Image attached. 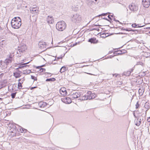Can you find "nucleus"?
Wrapping results in <instances>:
<instances>
[{"label":"nucleus","mask_w":150,"mask_h":150,"mask_svg":"<svg viewBox=\"0 0 150 150\" xmlns=\"http://www.w3.org/2000/svg\"><path fill=\"white\" fill-rule=\"evenodd\" d=\"M129 9L133 12L137 11L138 9V6L134 4H132L129 6Z\"/></svg>","instance_id":"39448f33"},{"label":"nucleus","mask_w":150,"mask_h":150,"mask_svg":"<svg viewBox=\"0 0 150 150\" xmlns=\"http://www.w3.org/2000/svg\"><path fill=\"white\" fill-rule=\"evenodd\" d=\"M109 36V35H108V33H105V34L102 33L101 35V37L102 38H106Z\"/></svg>","instance_id":"c756f323"},{"label":"nucleus","mask_w":150,"mask_h":150,"mask_svg":"<svg viewBox=\"0 0 150 150\" xmlns=\"http://www.w3.org/2000/svg\"><path fill=\"white\" fill-rule=\"evenodd\" d=\"M81 20V18L80 15L76 13L73 15L71 17V21L74 23H79Z\"/></svg>","instance_id":"7ed1b4c3"},{"label":"nucleus","mask_w":150,"mask_h":150,"mask_svg":"<svg viewBox=\"0 0 150 150\" xmlns=\"http://www.w3.org/2000/svg\"><path fill=\"white\" fill-rule=\"evenodd\" d=\"M120 28L121 29V30H128L127 28L125 29V28H124L123 27Z\"/></svg>","instance_id":"37998d69"},{"label":"nucleus","mask_w":150,"mask_h":150,"mask_svg":"<svg viewBox=\"0 0 150 150\" xmlns=\"http://www.w3.org/2000/svg\"><path fill=\"white\" fill-rule=\"evenodd\" d=\"M27 49V48L25 45H23L20 47H18V51H17V54H18L17 56L20 57L21 56V53H23Z\"/></svg>","instance_id":"20e7f679"},{"label":"nucleus","mask_w":150,"mask_h":150,"mask_svg":"<svg viewBox=\"0 0 150 150\" xmlns=\"http://www.w3.org/2000/svg\"><path fill=\"white\" fill-rule=\"evenodd\" d=\"M144 26V25H142V26H139V25H137V27H138V28H140V27H143Z\"/></svg>","instance_id":"6e6d98bb"},{"label":"nucleus","mask_w":150,"mask_h":150,"mask_svg":"<svg viewBox=\"0 0 150 150\" xmlns=\"http://www.w3.org/2000/svg\"><path fill=\"white\" fill-rule=\"evenodd\" d=\"M32 72L31 71V70H28L27 71H24L23 73V74H30V73H32Z\"/></svg>","instance_id":"cd10ccee"},{"label":"nucleus","mask_w":150,"mask_h":150,"mask_svg":"<svg viewBox=\"0 0 150 150\" xmlns=\"http://www.w3.org/2000/svg\"><path fill=\"white\" fill-rule=\"evenodd\" d=\"M12 58L10 57L6 59L4 62L5 63L8 65L10 64H11L12 61Z\"/></svg>","instance_id":"2eb2a0df"},{"label":"nucleus","mask_w":150,"mask_h":150,"mask_svg":"<svg viewBox=\"0 0 150 150\" xmlns=\"http://www.w3.org/2000/svg\"><path fill=\"white\" fill-rule=\"evenodd\" d=\"M108 18L110 20V21H110V23H111V21H112V18H111V16H110V15H109L108 16Z\"/></svg>","instance_id":"c03bdc74"},{"label":"nucleus","mask_w":150,"mask_h":150,"mask_svg":"<svg viewBox=\"0 0 150 150\" xmlns=\"http://www.w3.org/2000/svg\"><path fill=\"white\" fill-rule=\"evenodd\" d=\"M130 72L129 71H125L123 74H122V76L124 75L125 76H129L130 75Z\"/></svg>","instance_id":"5701e85b"},{"label":"nucleus","mask_w":150,"mask_h":150,"mask_svg":"<svg viewBox=\"0 0 150 150\" xmlns=\"http://www.w3.org/2000/svg\"><path fill=\"white\" fill-rule=\"evenodd\" d=\"M56 79L54 78H52L50 79H46V81H55Z\"/></svg>","instance_id":"bb28decb"},{"label":"nucleus","mask_w":150,"mask_h":150,"mask_svg":"<svg viewBox=\"0 0 150 150\" xmlns=\"http://www.w3.org/2000/svg\"><path fill=\"white\" fill-rule=\"evenodd\" d=\"M12 27L14 29H18L21 25V20L19 17H15L11 21Z\"/></svg>","instance_id":"f257e3e1"},{"label":"nucleus","mask_w":150,"mask_h":150,"mask_svg":"<svg viewBox=\"0 0 150 150\" xmlns=\"http://www.w3.org/2000/svg\"><path fill=\"white\" fill-rule=\"evenodd\" d=\"M96 30L98 31L99 30V29L98 28H93L91 29V30Z\"/></svg>","instance_id":"79ce46f5"},{"label":"nucleus","mask_w":150,"mask_h":150,"mask_svg":"<svg viewBox=\"0 0 150 150\" xmlns=\"http://www.w3.org/2000/svg\"><path fill=\"white\" fill-rule=\"evenodd\" d=\"M31 79H32L34 80V81H37V80L36 77H35V76L32 75L31 76Z\"/></svg>","instance_id":"c9c22d12"},{"label":"nucleus","mask_w":150,"mask_h":150,"mask_svg":"<svg viewBox=\"0 0 150 150\" xmlns=\"http://www.w3.org/2000/svg\"><path fill=\"white\" fill-rule=\"evenodd\" d=\"M27 131V129H25L23 128L22 127H21L19 131V132L21 133H22L23 132L26 133V132Z\"/></svg>","instance_id":"393cba45"},{"label":"nucleus","mask_w":150,"mask_h":150,"mask_svg":"<svg viewBox=\"0 0 150 150\" xmlns=\"http://www.w3.org/2000/svg\"><path fill=\"white\" fill-rule=\"evenodd\" d=\"M88 42L93 43H96L98 42V40H96L95 38H93L89 39Z\"/></svg>","instance_id":"f3484780"},{"label":"nucleus","mask_w":150,"mask_h":150,"mask_svg":"<svg viewBox=\"0 0 150 150\" xmlns=\"http://www.w3.org/2000/svg\"><path fill=\"white\" fill-rule=\"evenodd\" d=\"M62 57H58L57 58V60H58L61 58Z\"/></svg>","instance_id":"bf43d9fd"},{"label":"nucleus","mask_w":150,"mask_h":150,"mask_svg":"<svg viewBox=\"0 0 150 150\" xmlns=\"http://www.w3.org/2000/svg\"><path fill=\"white\" fill-rule=\"evenodd\" d=\"M145 108L148 110L150 108V104L149 102H146L145 104Z\"/></svg>","instance_id":"4be33fe9"},{"label":"nucleus","mask_w":150,"mask_h":150,"mask_svg":"<svg viewBox=\"0 0 150 150\" xmlns=\"http://www.w3.org/2000/svg\"><path fill=\"white\" fill-rule=\"evenodd\" d=\"M4 75V73H1L0 74V81L3 80L2 79Z\"/></svg>","instance_id":"e433bc0d"},{"label":"nucleus","mask_w":150,"mask_h":150,"mask_svg":"<svg viewBox=\"0 0 150 150\" xmlns=\"http://www.w3.org/2000/svg\"><path fill=\"white\" fill-rule=\"evenodd\" d=\"M65 101L64 102L66 103H67L68 104H69L71 103V99L68 97H66L65 98Z\"/></svg>","instance_id":"aec40b11"},{"label":"nucleus","mask_w":150,"mask_h":150,"mask_svg":"<svg viewBox=\"0 0 150 150\" xmlns=\"http://www.w3.org/2000/svg\"><path fill=\"white\" fill-rule=\"evenodd\" d=\"M101 26V25H96V24H93V25H92V27H93L95 26Z\"/></svg>","instance_id":"de8ad7c7"},{"label":"nucleus","mask_w":150,"mask_h":150,"mask_svg":"<svg viewBox=\"0 0 150 150\" xmlns=\"http://www.w3.org/2000/svg\"><path fill=\"white\" fill-rule=\"evenodd\" d=\"M77 44V43H76L75 44H73V46H75V45H76Z\"/></svg>","instance_id":"69168bd1"},{"label":"nucleus","mask_w":150,"mask_h":150,"mask_svg":"<svg viewBox=\"0 0 150 150\" xmlns=\"http://www.w3.org/2000/svg\"><path fill=\"white\" fill-rule=\"evenodd\" d=\"M66 25L65 23L62 21L58 22L56 25V28L58 30L62 31L66 28Z\"/></svg>","instance_id":"f03ea898"},{"label":"nucleus","mask_w":150,"mask_h":150,"mask_svg":"<svg viewBox=\"0 0 150 150\" xmlns=\"http://www.w3.org/2000/svg\"><path fill=\"white\" fill-rule=\"evenodd\" d=\"M94 4H96V2H94L93 1H90L88 2V5H93Z\"/></svg>","instance_id":"72a5a7b5"},{"label":"nucleus","mask_w":150,"mask_h":150,"mask_svg":"<svg viewBox=\"0 0 150 150\" xmlns=\"http://www.w3.org/2000/svg\"><path fill=\"white\" fill-rule=\"evenodd\" d=\"M25 80V79L24 78H23L21 80V83H23L24 81Z\"/></svg>","instance_id":"09e8293b"},{"label":"nucleus","mask_w":150,"mask_h":150,"mask_svg":"<svg viewBox=\"0 0 150 150\" xmlns=\"http://www.w3.org/2000/svg\"><path fill=\"white\" fill-rule=\"evenodd\" d=\"M91 91H89L87 92V93L85 94L88 100H90L91 96Z\"/></svg>","instance_id":"6ab92c4d"},{"label":"nucleus","mask_w":150,"mask_h":150,"mask_svg":"<svg viewBox=\"0 0 150 150\" xmlns=\"http://www.w3.org/2000/svg\"><path fill=\"white\" fill-rule=\"evenodd\" d=\"M10 127H11V128H14L15 127V126H14L13 125L11 124V126H10Z\"/></svg>","instance_id":"864d4df0"},{"label":"nucleus","mask_w":150,"mask_h":150,"mask_svg":"<svg viewBox=\"0 0 150 150\" xmlns=\"http://www.w3.org/2000/svg\"><path fill=\"white\" fill-rule=\"evenodd\" d=\"M31 13L34 14L35 15H37L39 13L38 8L37 7H30V8Z\"/></svg>","instance_id":"423d86ee"},{"label":"nucleus","mask_w":150,"mask_h":150,"mask_svg":"<svg viewBox=\"0 0 150 150\" xmlns=\"http://www.w3.org/2000/svg\"><path fill=\"white\" fill-rule=\"evenodd\" d=\"M72 10L73 11H77L78 10V8L77 6H74L71 7Z\"/></svg>","instance_id":"c85d7f7f"},{"label":"nucleus","mask_w":150,"mask_h":150,"mask_svg":"<svg viewBox=\"0 0 150 150\" xmlns=\"http://www.w3.org/2000/svg\"><path fill=\"white\" fill-rule=\"evenodd\" d=\"M130 30V31H134V32L135 31V30H133L132 29H130V30Z\"/></svg>","instance_id":"680f3d73"},{"label":"nucleus","mask_w":150,"mask_h":150,"mask_svg":"<svg viewBox=\"0 0 150 150\" xmlns=\"http://www.w3.org/2000/svg\"><path fill=\"white\" fill-rule=\"evenodd\" d=\"M59 91L60 94L63 96L66 95L67 93L66 88H61Z\"/></svg>","instance_id":"4468645a"},{"label":"nucleus","mask_w":150,"mask_h":150,"mask_svg":"<svg viewBox=\"0 0 150 150\" xmlns=\"http://www.w3.org/2000/svg\"><path fill=\"white\" fill-rule=\"evenodd\" d=\"M45 74H51L50 73L46 72L45 73Z\"/></svg>","instance_id":"774afa93"},{"label":"nucleus","mask_w":150,"mask_h":150,"mask_svg":"<svg viewBox=\"0 0 150 150\" xmlns=\"http://www.w3.org/2000/svg\"><path fill=\"white\" fill-rule=\"evenodd\" d=\"M137 25H139V24H136L135 23L132 24V27L135 28L137 27Z\"/></svg>","instance_id":"58836bf2"},{"label":"nucleus","mask_w":150,"mask_h":150,"mask_svg":"<svg viewBox=\"0 0 150 150\" xmlns=\"http://www.w3.org/2000/svg\"><path fill=\"white\" fill-rule=\"evenodd\" d=\"M46 43L45 42L43 41H40L38 43L39 47L41 49H43L46 48Z\"/></svg>","instance_id":"1a4fd4ad"},{"label":"nucleus","mask_w":150,"mask_h":150,"mask_svg":"<svg viewBox=\"0 0 150 150\" xmlns=\"http://www.w3.org/2000/svg\"><path fill=\"white\" fill-rule=\"evenodd\" d=\"M102 13V14H101V15H99V16H106L108 14V13Z\"/></svg>","instance_id":"a19ab883"},{"label":"nucleus","mask_w":150,"mask_h":150,"mask_svg":"<svg viewBox=\"0 0 150 150\" xmlns=\"http://www.w3.org/2000/svg\"><path fill=\"white\" fill-rule=\"evenodd\" d=\"M118 83H119V84H122V83L121 82L119 81L118 82Z\"/></svg>","instance_id":"e2e57ef3"},{"label":"nucleus","mask_w":150,"mask_h":150,"mask_svg":"<svg viewBox=\"0 0 150 150\" xmlns=\"http://www.w3.org/2000/svg\"><path fill=\"white\" fill-rule=\"evenodd\" d=\"M96 96V95L94 93H92L90 99H94Z\"/></svg>","instance_id":"2f4dec72"},{"label":"nucleus","mask_w":150,"mask_h":150,"mask_svg":"<svg viewBox=\"0 0 150 150\" xmlns=\"http://www.w3.org/2000/svg\"><path fill=\"white\" fill-rule=\"evenodd\" d=\"M30 62H29L27 63H24L20 65V66L18 68L16 69V71H19V69H21L24 67H28L29 66V65H26V64H28Z\"/></svg>","instance_id":"ddd939ff"},{"label":"nucleus","mask_w":150,"mask_h":150,"mask_svg":"<svg viewBox=\"0 0 150 150\" xmlns=\"http://www.w3.org/2000/svg\"><path fill=\"white\" fill-rule=\"evenodd\" d=\"M65 69L66 67H65L63 66L60 69V72L61 73L65 71Z\"/></svg>","instance_id":"7c9ffc66"},{"label":"nucleus","mask_w":150,"mask_h":150,"mask_svg":"<svg viewBox=\"0 0 150 150\" xmlns=\"http://www.w3.org/2000/svg\"><path fill=\"white\" fill-rule=\"evenodd\" d=\"M47 21L49 23L52 24L54 22V19L52 16H48Z\"/></svg>","instance_id":"dca6fc26"},{"label":"nucleus","mask_w":150,"mask_h":150,"mask_svg":"<svg viewBox=\"0 0 150 150\" xmlns=\"http://www.w3.org/2000/svg\"><path fill=\"white\" fill-rule=\"evenodd\" d=\"M45 66V64H44V65H42L41 66H40V67H41V68L42 67H43Z\"/></svg>","instance_id":"13d9d810"},{"label":"nucleus","mask_w":150,"mask_h":150,"mask_svg":"<svg viewBox=\"0 0 150 150\" xmlns=\"http://www.w3.org/2000/svg\"><path fill=\"white\" fill-rule=\"evenodd\" d=\"M8 65L4 62L2 61H0V69L2 71L7 67Z\"/></svg>","instance_id":"0eeeda50"},{"label":"nucleus","mask_w":150,"mask_h":150,"mask_svg":"<svg viewBox=\"0 0 150 150\" xmlns=\"http://www.w3.org/2000/svg\"><path fill=\"white\" fill-rule=\"evenodd\" d=\"M81 95V92H78L71 95V96L74 99H75L79 97Z\"/></svg>","instance_id":"f8f14e48"},{"label":"nucleus","mask_w":150,"mask_h":150,"mask_svg":"<svg viewBox=\"0 0 150 150\" xmlns=\"http://www.w3.org/2000/svg\"><path fill=\"white\" fill-rule=\"evenodd\" d=\"M146 54H147V56L146 57L147 58L149 57H150V53L147 52V53H146Z\"/></svg>","instance_id":"a18cd8bd"},{"label":"nucleus","mask_w":150,"mask_h":150,"mask_svg":"<svg viewBox=\"0 0 150 150\" xmlns=\"http://www.w3.org/2000/svg\"><path fill=\"white\" fill-rule=\"evenodd\" d=\"M79 99L81 100H88L87 98L86 97V96L85 95L84 96L81 97Z\"/></svg>","instance_id":"a878e982"},{"label":"nucleus","mask_w":150,"mask_h":150,"mask_svg":"<svg viewBox=\"0 0 150 150\" xmlns=\"http://www.w3.org/2000/svg\"><path fill=\"white\" fill-rule=\"evenodd\" d=\"M148 109L146 110V111H145V116H146V113H147V111L148 110Z\"/></svg>","instance_id":"052dcab7"},{"label":"nucleus","mask_w":150,"mask_h":150,"mask_svg":"<svg viewBox=\"0 0 150 150\" xmlns=\"http://www.w3.org/2000/svg\"><path fill=\"white\" fill-rule=\"evenodd\" d=\"M118 34H125L126 33H119Z\"/></svg>","instance_id":"0e129e2a"},{"label":"nucleus","mask_w":150,"mask_h":150,"mask_svg":"<svg viewBox=\"0 0 150 150\" xmlns=\"http://www.w3.org/2000/svg\"><path fill=\"white\" fill-rule=\"evenodd\" d=\"M36 68L37 69H40V68H41V67H40V66H38V67H36Z\"/></svg>","instance_id":"4d7b16f0"},{"label":"nucleus","mask_w":150,"mask_h":150,"mask_svg":"<svg viewBox=\"0 0 150 150\" xmlns=\"http://www.w3.org/2000/svg\"><path fill=\"white\" fill-rule=\"evenodd\" d=\"M22 83H21L20 82H19L18 83V88L21 89L22 87Z\"/></svg>","instance_id":"473e14b6"},{"label":"nucleus","mask_w":150,"mask_h":150,"mask_svg":"<svg viewBox=\"0 0 150 150\" xmlns=\"http://www.w3.org/2000/svg\"><path fill=\"white\" fill-rule=\"evenodd\" d=\"M40 71H41V72H44L45 71V69L44 68H40Z\"/></svg>","instance_id":"ea45409f"},{"label":"nucleus","mask_w":150,"mask_h":150,"mask_svg":"<svg viewBox=\"0 0 150 150\" xmlns=\"http://www.w3.org/2000/svg\"><path fill=\"white\" fill-rule=\"evenodd\" d=\"M135 106H136V107H135L136 108V109L138 108L139 107V101L137 102L136 103V104L135 105Z\"/></svg>","instance_id":"4c0bfd02"},{"label":"nucleus","mask_w":150,"mask_h":150,"mask_svg":"<svg viewBox=\"0 0 150 150\" xmlns=\"http://www.w3.org/2000/svg\"><path fill=\"white\" fill-rule=\"evenodd\" d=\"M138 120V119H137V120H135L134 122L135 123V125L139 126L141 123V119H140L139 120Z\"/></svg>","instance_id":"412c9836"},{"label":"nucleus","mask_w":150,"mask_h":150,"mask_svg":"<svg viewBox=\"0 0 150 150\" xmlns=\"http://www.w3.org/2000/svg\"><path fill=\"white\" fill-rule=\"evenodd\" d=\"M16 93V92H15L11 94V96L12 98H15Z\"/></svg>","instance_id":"f704fd0d"},{"label":"nucleus","mask_w":150,"mask_h":150,"mask_svg":"<svg viewBox=\"0 0 150 150\" xmlns=\"http://www.w3.org/2000/svg\"><path fill=\"white\" fill-rule=\"evenodd\" d=\"M103 19H104V20H107V21H109V20H108V19H107V18H103Z\"/></svg>","instance_id":"5fc2aeb1"},{"label":"nucleus","mask_w":150,"mask_h":150,"mask_svg":"<svg viewBox=\"0 0 150 150\" xmlns=\"http://www.w3.org/2000/svg\"><path fill=\"white\" fill-rule=\"evenodd\" d=\"M38 106L40 108H44L46 105V103L43 102H40L38 104Z\"/></svg>","instance_id":"a211bd4d"},{"label":"nucleus","mask_w":150,"mask_h":150,"mask_svg":"<svg viewBox=\"0 0 150 150\" xmlns=\"http://www.w3.org/2000/svg\"><path fill=\"white\" fill-rule=\"evenodd\" d=\"M11 132L13 133V134H12V137H14L16 136V133H13L12 131H11Z\"/></svg>","instance_id":"3c124183"},{"label":"nucleus","mask_w":150,"mask_h":150,"mask_svg":"<svg viewBox=\"0 0 150 150\" xmlns=\"http://www.w3.org/2000/svg\"><path fill=\"white\" fill-rule=\"evenodd\" d=\"M144 89L142 90L139 88V93L140 96H142L144 92Z\"/></svg>","instance_id":"b1692460"},{"label":"nucleus","mask_w":150,"mask_h":150,"mask_svg":"<svg viewBox=\"0 0 150 150\" xmlns=\"http://www.w3.org/2000/svg\"><path fill=\"white\" fill-rule=\"evenodd\" d=\"M134 69H133V68H132L129 70V71L130 72V74L133 71Z\"/></svg>","instance_id":"49530a36"},{"label":"nucleus","mask_w":150,"mask_h":150,"mask_svg":"<svg viewBox=\"0 0 150 150\" xmlns=\"http://www.w3.org/2000/svg\"><path fill=\"white\" fill-rule=\"evenodd\" d=\"M150 1L149 0H143L142 4L145 8H147L150 5Z\"/></svg>","instance_id":"6e6552de"},{"label":"nucleus","mask_w":150,"mask_h":150,"mask_svg":"<svg viewBox=\"0 0 150 150\" xmlns=\"http://www.w3.org/2000/svg\"><path fill=\"white\" fill-rule=\"evenodd\" d=\"M22 73V71H16L13 73V76L16 78H18L21 76V74Z\"/></svg>","instance_id":"9d476101"},{"label":"nucleus","mask_w":150,"mask_h":150,"mask_svg":"<svg viewBox=\"0 0 150 150\" xmlns=\"http://www.w3.org/2000/svg\"><path fill=\"white\" fill-rule=\"evenodd\" d=\"M115 21L118 22H119V23H121L118 20H116Z\"/></svg>","instance_id":"338daca9"},{"label":"nucleus","mask_w":150,"mask_h":150,"mask_svg":"<svg viewBox=\"0 0 150 150\" xmlns=\"http://www.w3.org/2000/svg\"><path fill=\"white\" fill-rule=\"evenodd\" d=\"M37 88V86H35L34 87H31L30 88V90H32L34 88Z\"/></svg>","instance_id":"8fccbe9b"},{"label":"nucleus","mask_w":150,"mask_h":150,"mask_svg":"<svg viewBox=\"0 0 150 150\" xmlns=\"http://www.w3.org/2000/svg\"><path fill=\"white\" fill-rule=\"evenodd\" d=\"M7 84V81L6 79H3L0 81V86L1 88L5 86Z\"/></svg>","instance_id":"9b49d317"},{"label":"nucleus","mask_w":150,"mask_h":150,"mask_svg":"<svg viewBox=\"0 0 150 150\" xmlns=\"http://www.w3.org/2000/svg\"><path fill=\"white\" fill-rule=\"evenodd\" d=\"M147 121L148 122H150V117L148 118Z\"/></svg>","instance_id":"603ef678"}]
</instances>
